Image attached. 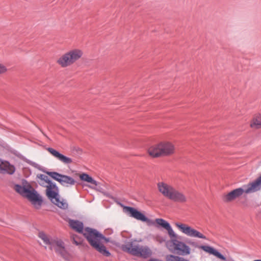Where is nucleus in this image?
<instances>
[{"label":"nucleus","instance_id":"nucleus-8","mask_svg":"<svg viewBox=\"0 0 261 261\" xmlns=\"http://www.w3.org/2000/svg\"><path fill=\"white\" fill-rule=\"evenodd\" d=\"M174 225L181 233L188 237L204 240L207 239L206 236L203 233L187 224L176 222Z\"/></svg>","mask_w":261,"mask_h":261},{"label":"nucleus","instance_id":"nucleus-21","mask_svg":"<svg viewBox=\"0 0 261 261\" xmlns=\"http://www.w3.org/2000/svg\"><path fill=\"white\" fill-rule=\"evenodd\" d=\"M79 177L80 179L83 181L91 183L95 186L98 185L97 182L96 180H95L92 177L86 173L81 174H80Z\"/></svg>","mask_w":261,"mask_h":261},{"label":"nucleus","instance_id":"nucleus-13","mask_svg":"<svg viewBox=\"0 0 261 261\" xmlns=\"http://www.w3.org/2000/svg\"><path fill=\"white\" fill-rule=\"evenodd\" d=\"M123 212L129 216L135 218L138 220H140L143 222H146L148 223H151V221L146 218L144 214L137 211L134 207L122 206Z\"/></svg>","mask_w":261,"mask_h":261},{"label":"nucleus","instance_id":"nucleus-17","mask_svg":"<svg viewBox=\"0 0 261 261\" xmlns=\"http://www.w3.org/2000/svg\"><path fill=\"white\" fill-rule=\"evenodd\" d=\"M0 168V173H7L11 175L15 171V167L7 161H3Z\"/></svg>","mask_w":261,"mask_h":261},{"label":"nucleus","instance_id":"nucleus-28","mask_svg":"<svg viewBox=\"0 0 261 261\" xmlns=\"http://www.w3.org/2000/svg\"><path fill=\"white\" fill-rule=\"evenodd\" d=\"M253 261H261V259H256V260H254Z\"/></svg>","mask_w":261,"mask_h":261},{"label":"nucleus","instance_id":"nucleus-25","mask_svg":"<svg viewBox=\"0 0 261 261\" xmlns=\"http://www.w3.org/2000/svg\"><path fill=\"white\" fill-rule=\"evenodd\" d=\"M177 258H178L177 256H174L172 255H170L167 256L166 259H167V261H177Z\"/></svg>","mask_w":261,"mask_h":261},{"label":"nucleus","instance_id":"nucleus-24","mask_svg":"<svg viewBox=\"0 0 261 261\" xmlns=\"http://www.w3.org/2000/svg\"><path fill=\"white\" fill-rule=\"evenodd\" d=\"M8 68L3 64L0 63V74H4L7 72Z\"/></svg>","mask_w":261,"mask_h":261},{"label":"nucleus","instance_id":"nucleus-19","mask_svg":"<svg viewBox=\"0 0 261 261\" xmlns=\"http://www.w3.org/2000/svg\"><path fill=\"white\" fill-rule=\"evenodd\" d=\"M37 177L39 179L38 181L39 185L46 188H48L49 185L53 184L49 180L48 177L44 174H39L37 175Z\"/></svg>","mask_w":261,"mask_h":261},{"label":"nucleus","instance_id":"nucleus-15","mask_svg":"<svg viewBox=\"0 0 261 261\" xmlns=\"http://www.w3.org/2000/svg\"><path fill=\"white\" fill-rule=\"evenodd\" d=\"M46 150L55 158L59 160L64 164H70L73 163L71 158L67 157L53 148L48 147Z\"/></svg>","mask_w":261,"mask_h":261},{"label":"nucleus","instance_id":"nucleus-2","mask_svg":"<svg viewBox=\"0 0 261 261\" xmlns=\"http://www.w3.org/2000/svg\"><path fill=\"white\" fill-rule=\"evenodd\" d=\"M245 189L239 188L236 189L223 196V200L225 202H232L241 196L244 193L249 194L254 193L261 189L260 175L253 181L244 186Z\"/></svg>","mask_w":261,"mask_h":261},{"label":"nucleus","instance_id":"nucleus-10","mask_svg":"<svg viewBox=\"0 0 261 261\" xmlns=\"http://www.w3.org/2000/svg\"><path fill=\"white\" fill-rule=\"evenodd\" d=\"M49 175L55 180L58 181L61 185L65 187H70L74 186L76 181L71 177L59 174L56 172H48Z\"/></svg>","mask_w":261,"mask_h":261},{"label":"nucleus","instance_id":"nucleus-5","mask_svg":"<svg viewBox=\"0 0 261 261\" xmlns=\"http://www.w3.org/2000/svg\"><path fill=\"white\" fill-rule=\"evenodd\" d=\"M159 192L166 198L174 202L185 203L187 201L186 195L172 185L164 181L157 184Z\"/></svg>","mask_w":261,"mask_h":261},{"label":"nucleus","instance_id":"nucleus-9","mask_svg":"<svg viewBox=\"0 0 261 261\" xmlns=\"http://www.w3.org/2000/svg\"><path fill=\"white\" fill-rule=\"evenodd\" d=\"M58 191V188L55 184L53 183L46 188V195L55 204L60 208L65 209L67 208L68 204L66 202L60 200Z\"/></svg>","mask_w":261,"mask_h":261},{"label":"nucleus","instance_id":"nucleus-11","mask_svg":"<svg viewBox=\"0 0 261 261\" xmlns=\"http://www.w3.org/2000/svg\"><path fill=\"white\" fill-rule=\"evenodd\" d=\"M175 239H172L171 241L173 245L174 250L176 252L183 256L189 255L192 252V250L189 246L185 242Z\"/></svg>","mask_w":261,"mask_h":261},{"label":"nucleus","instance_id":"nucleus-12","mask_svg":"<svg viewBox=\"0 0 261 261\" xmlns=\"http://www.w3.org/2000/svg\"><path fill=\"white\" fill-rule=\"evenodd\" d=\"M189 244L195 248L202 250L210 254L213 255L219 259L222 260H225L226 259L223 255L213 247L208 245H198L197 243L193 241H190L189 242Z\"/></svg>","mask_w":261,"mask_h":261},{"label":"nucleus","instance_id":"nucleus-26","mask_svg":"<svg viewBox=\"0 0 261 261\" xmlns=\"http://www.w3.org/2000/svg\"><path fill=\"white\" fill-rule=\"evenodd\" d=\"M177 261H189L188 259L178 256Z\"/></svg>","mask_w":261,"mask_h":261},{"label":"nucleus","instance_id":"nucleus-23","mask_svg":"<svg viewBox=\"0 0 261 261\" xmlns=\"http://www.w3.org/2000/svg\"><path fill=\"white\" fill-rule=\"evenodd\" d=\"M154 240L157 242L161 244L165 241V239L160 235H156L153 237Z\"/></svg>","mask_w":261,"mask_h":261},{"label":"nucleus","instance_id":"nucleus-22","mask_svg":"<svg viewBox=\"0 0 261 261\" xmlns=\"http://www.w3.org/2000/svg\"><path fill=\"white\" fill-rule=\"evenodd\" d=\"M71 237L73 243H74L76 245H79L82 244V240L80 239L76 235L72 234Z\"/></svg>","mask_w":261,"mask_h":261},{"label":"nucleus","instance_id":"nucleus-3","mask_svg":"<svg viewBox=\"0 0 261 261\" xmlns=\"http://www.w3.org/2000/svg\"><path fill=\"white\" fill-rule=\"evenodd\" d=\"M38 236L44 244L45 247L50 250H54L56 253L65 259L69 258V254L65 248L64 242L60 239L51 238L43 232H40Z\"/></svg>","mask_w":261,"mask_h":261},{"label":"nucleus","instance_id":"nucleus-27","mask_svg":"<svg viewBox=\"0 0 261 261\" xmlns=\"http://www.w3.org/2000/svg\"><path fill=\"white\" fill-rule=\"evenodd\" d=\"M148 261H162V260H161L159 259L155 258H150Z\"/></svg>","mask_w":261,"mask_h":261},{"label":"nucleus","instance_id":"nucleus-6","mask_svg":"<svg viewBox=\"0 0 261 261\" xmlns=\"http://www.w3.org/2000/svg\"><path fill=\"white\" fill-rule=\"evenodd\" d=\"M83 54V51L81 49L78 48H72L61 55L57 60L56 62L62 68H66L71 66L80 60Z\"/></svg>","mask_w":261,"mask_h":261},{"label":"nucleus","instance_id":"nucleus-14","mask_svg":"<svg viewBox=\"0 0 261 261\" xmlns=\"http://www.w3.org/2000/svg\"><path fill=\"white\" fill-rule=\"evenodd\" d=\"M24 197L27 198L31 202L32 204L36 208L39 209L42 203L41 198L31 187Z\"/></svg>","mask_w":261,"mask_h":261},{"label":"nucleus","instance_id":"nucleus-1","mask_svg":"<svg viewBox=\"0 0 261 261\" xmlns=\"http://www.w3.org/2000/svg\"><path fill=\"white\" fill-rule=\"evenodd\" d=\"M69 224L77 232L83 233L91 246L102 255L107 257L111 255L110 252L107 250L103 245L104 243L109 241V239L106 238L95 229L87 228L84 230L83 224L79 221L70 220Z\"/></svg>","mask_w":261,"mask_h":261},{"label":"nucleus","instance_id":"nucleus-18","mask_svg":"<svg viewBox=\"0 0 261 261\" xmlns=\"http://www.w3.org/2000/svg\"><path fill=\"white\" fill-rule=\"evenodd\" d=\"M250 127L254 129L261 128V113L254 115L250 122Z\"/></svg>","mask_w":261,"mask_h":261},{"label":"nucleus","instance_id":"nucleus-4","mask_svg":"<svg viewBox=\"0 0 261 261\" xmlns=\"http://www.w3.org/2000/svg\"><path fill=\"white\" fill-rule=\"evenodd\" d=\"M147 152L149 156L153 158L170 156L175 152L174 144L168 141H162L150 146Z\"/></svg>","mask_w":261,"mask_h":261},{"label":"nucleus","instance_id":"nucleus-7","mask_svg":"<svg viewBox=\"0 0 261 261\" xmlns=\"http://www.w3.org/2000/svg\"><path fill=\"white\" fill-rule=\"evenodd\" d=\"M123 251L137 257L147 258L152 255V251L149 247L146 245H140L135 241L128 242L122 245Z\"/></svg>","mask_w":261,"mask_h":261},{"label":"nucleus","instance_id":"nucleus-16","mask_svg":"<svg viewBox=\"0 0 261 261\" xmlns=\"http://www.w3.org/2000/svg\"><path fill=\"white\" fill-rule=\"evenodd\" d=\"M155 221L158 225L162 226L168 231V233L171 239L177 238V234L167 221L161 218L156 219Z\"/></svg>","mask_w":261,"mask_h":261},{"label":"nucleus","instance_id":"nucleus-20","mask_svg":"<svg viewBox=\"0 0 261 261\" xmlns=\"http://www.w3.org/2000/svg\"><path fill=\"white\" fill-rule=\"evenodd\" d=\"M31 188L29 185L25 186H21L19 185H15L13 186V189L18 193L24 196L26 195L27 192Z\"/></svg>","mask_w":261,"mask_h":261}]
</instances>
